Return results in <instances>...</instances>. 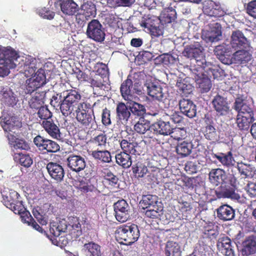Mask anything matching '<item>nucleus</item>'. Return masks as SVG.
Masks as SVG:
<instances>
[{
  "mask_svg": "<svg viewBox=\"0 0 256 256\" xmlns=\"http://www.w3.org/2000/svg\"><path fill=\"white\" fill-rule=\"evenodd\" d=\"M140 232L137 225L123 224L118 226L115 231V237L120 244L130 246L138 240Z\"/></svg>",
  "mask_w": 256,
  "mask_h": 256,
  "instance_id": "f257e3e1",
  "label": "nucleus"
},
{
  "mask_svg": "<svg viewBox=\"0 0 256 256\" xmlns=\"http://www.w3.org/2000/svg\"><path fill=\"white\" fill-rule=\"evenodd\" d=\"M18 58V54L12 48H0V77L8 76L10 70L16 67L15 62Z\"/></svg>",
  "mask_w": 256,
  "mask_h": 256,
  "instance_id": "f03ea898",
  "label": "nucleus"
},
{
  "mask_svg": "<svg viewBox=\"0 0 256 256\" xmlns=\"http://www.w3.org/2000/svg\"><path fill=\"white\" fill-rule=\"evenodd\" d=\"M81 98V94L78 91L72 89L66 90L60 106L62 115L68 116L72 114H74V111L80 103L79 101Z\"/></svg>",
  "mask_w": 256,
  "mask_h": 256,
  "instance_id": "7ed1b4c3",
  "label": "nucleus"
},
{
  "mask_svg": "<svg viewBox=\"0 0 256 256\" xmlns=\"http://www.w3.org/2000/svg\"><path fill=\"white\" fill-rule=\"evenodd\" d=\"M204 48L198 42L186 46L182 52L184 56L194 59L198 68L204 70L206 66V60L203 53Z\"/></svg>",
  "mask_w": 256,
  "mask_h": 256,
  "instance_id": "20e7f679",
  "label": "nucleus"
},
{
  "mask_svg": "<svg viewBox=\"0 0 256 256\" xmlns=\"http://www.w3.org/2000/svg\"><path fill=\"white\" fill-rule=\"evenodd\" d=\"M210 182L215 186L220 184H231L234 185L236 182V176L234 174H226V172L220 168L212 169L208 174Z\"/></svg>",
  "mask_w": 256,
  "mask_h": 256,
  "instance_id": "39448f33",
  "label": "nucleus"
},
{
  "mask_svg": "<svg viewBox=\"0 0 256 256\" xmlns=\"http://www.w3.org/2000/svg\"><path fill=\"white\" fill-rule=\"evenodd\" d=\"M92 105L87 102H83L78 104L74 112L76 113V118L82 126L87 127L89 126L94 119V112H89Z\"/></svg>",
  "mask_w": 256,
  "mask_h": 256,
  "instance_id": "423d86ee",
  "label": "nucleus"
},
{
  "mask_svg": "<svg viewBox=\"0 0 256 256\" xmlns=\"http://www.w3.org/2000/svg\"><path fill=\"white\" fill-rule=\"evenodd\" d=\"M0 124L5 132H10L13 130H18L22 127L20 118L14 114L8 113L4 110L0 117Z\"/></svg>",
  "mask_w": 256,
  "mask_h": 256,
  "instance_id": "0eeeda50",
  "label": "nucleus"
},
{
  "mask_svg": "<svg viewBox=\"0 0 256 256\" xmlns=\"http://www.w3.org/2000/svg\"><path fill=\"white\" fill-rule=\"evenodd\" d=\"M151 128L155 134L162 136L170 135L174 130V126L170 122L168 115L166 113L151 126Z\"/></svg>",
  "mask_w": 256,
  "mask_h": 256,
  "instance_id": "6e6552de",
  "label": "nucleus"
},
{
  "mask_svg": "<svg viewBox=\"0 0 256 256\" xmlns=\"http://www.w3.org/2000/svg\"><path fill=\"white\" fill-rule=\"evenodd\" d=\"M86 34L88 38L100 42L104 41L106 36L104 28L100 22L95 19L88 24Z\"/></svg>",
  "mask_w": 256,
  "mask_h": 256,
  "instance_id": "1a4fd4ad",
  "label": "nucleus"
},
{
  "mask_svg": "<svg viewBox=\"0 0 256 256\" xmlns=\"http://www.w3.org/2000/svg\"><path fill=\"white\" fill-rule=\"evenodd\" d=\"M34 142L40 150L44 152L54 153L60 150V146L56 142L40 135L34 138Z\"/></svg>",
  "mask_w": 256,
  "mask_h": 256,
  "instance_id": "9d476101",
  "label": "nucleus"
},
{
  "mask_svg": "<svg viewBox=\"0 0 256 256\" xmlns=\"http://www.w3.org/2000/svg\"><path fill=\"white\" fill-rule=\"evenodd\" d=\"M115 217L120 222H126L130 216V208L124 199L118 200L114 205Z\"/></svg>",
  "mask_w": 256,
  "mask_h": 256,
  "instance_id": "9b49d317",
  "label": "nucleus"
},
{
  "mask_svg": "<svg viewBox=\"0 0 256 256\" xmlns=\"http://www.w3.org/2000/svg\"><path fill=\"white\" fill-rule=\"evenodd\" d=\"M222 26L218 22L208 24L206 30L202 33V36L207 42H214L219 40L218 37L222 36Z\"/></svg>",
  "mask_w": 256,
  "mask_h": 256,
  "instance_id": "f8f14e48",
  "label": "nucleus"
},
{
  "mask_svg": "<svg viewBox=\"0 0 256 256\" xmlns=\"http://www.w3.org/2000/svg\"><path fill=\"white\" fill-rule=\"evenodd\" d=\"M237 178L236 177V182L234 185L231 184H222L220 190L216 191V195L218 198H228L234 200H239L240 196L236 192V188Z\"/></svg>",
  "mask_w": 256,
  "mask_h": 256,
  "instance_id": "ddd939ff",
  "label": "nucleus"
},
{
  "mask_svg": "<svg viewBox=\"0 0 256 256\" xmlns=\"http://www.w3.org/2000/svg\"><path fill=\"white\" fill-rule=\"evenodd\" d=\"M68 167L72 172L78 173L86 167V161L80 155L70 154L66 158Z\"/></svg>",
  "mask_w": 256,
  "mask_h": 256,
  "instance_id": "4468645a",
  "label": "nucleus"
},
{
  "mask_svg": "<svg viewBox=\"0 0 256 256\" xmlns=\"http://www.w3.org/2000/svg\"><path fill=\"white\" fill-rule=\"evenodd\" d=\"M234 108L238 111V116L248 118L252 122L254 121V112L252 108L242 99L238 98L236 100Z\"/></svg>",
  "mask_w": 256,
  "mask_h": 256,
  "instance_id": "2eb2a0df",
  "label": "nucleus"
},
{
  "mask_svg": "<svg viewBox=\"0 0 256 256\" xmlns=\"http://www.w3.org/2000/svg\"><path fill=\"white\" fill-rule=\"evenodd\" d=\"M204 122L206 126L204 132L205 138L211 141L212 142H215L218 140L220 136L218 132L216 130L214 127L215 123L212 117L208 116H205Z\"/></svg>",
  "mask_w": 256,
  "mask_h": 256,
  "instance_id": "dca6fc26",
  "label": "nucleus"
},
{
  "mask_svg": "<svg viewBox=\"0 0 256 256\" xmlns=\"http://www.w3.org/2000/svg\"><path fill=\"white\" fill-rule=\"evenodd\" d=\"M216 246L219 252L225 256H235L234 247L228 236L222 235L220 236L217 241Z\"/></svg>",
  "mask_w": 256,
  "mask_h": 256,
  "instance_id": "f3484780",
  "label": "nucleus"
},
{
  "mask_svg": "<svg viewBox=\"0 0 256 256\" xmlns=\"http://www.w3.org/2000/svg\"><path fill=\"white\" fill-rule=\"evenodd\" d=\"M230 44L232 49L236 50L246 48L248 46V42L242 32L236 30L232 32Z\"/></svg>",
  "mask_w": 256,
  "mask_h": 256,
  "instance_id": "a211bd4d",
  "label": "nucleus"
},
{
  "mask_svg": "<svg viewBox=\"0 0 256 256\" xmlns=\"http://www.w3.org/2000/svg\"><path fill=\"white\" fill-rule=\"evenodd\" d=\"M212 104L218 115L225 116L229 112L230 106L226 99L219 94L214 97Z\"/></svg>",
  "mask_w": 256,
  "mask_h": 256,
  "instance_id": "6ab92c4d",
  "label": "nucleus"
},
{
  "mask_svg": "<svg viewBox=\"0 0 256 256\" xmlns=\"http://www.w3.org/2000/svg\"><path fill=\"white\" fill-rule=\"evenodd\" d=\"M46 168L52 178L57 182H60L63 180L65 173L60 164L56 162H50L46 164Z\"/></svg>",
  "mask_w": 256,
  "mask_h": 256,
  "instance_id": "aec40b11",
  "label": "nucleus"
},
{
  "mask_svg": "<svg viewBox=\"0 0 256 256\" xmlns=\"http://www.w3.org/2000/svg\"><path fill=\"white\" fill-rule=\"evenodd\" d=\"M180 112L189 118H193L196 114V107L193 102L189 99L182 98L179 101Z\"/></svg>",
  "mask_w": 256,
  "mask_h": 256,
  "instance_id": "412c9836",
  "label": "nucleus"
},
{
  "mask_svg": "<svg viewBox=\"0 0 256 256\" xmlns=\"http://www.w3.org/2000/svg\"><path fill=\"white\" fill-rule=\"evenodd\" d=\"M146 91L153 100L164 102L167 100V96L162 92V88L160 86L155 85L153 83L148 84Z\"/></svg>",
  "mask_w": 256,
  "mask_h": 256,
  "instance_id": "4be33fe9",
  "label": "nucleus"
},
{
  "mask_svg": "<svg viewBox=\"0 0 256 256\" xmlns=\"http://www.w3.org/2000/svg\"><path fill=\"white\" fill-rule=\"evenodd\" d=\"M80 232H76L72 233L70 232L67 234L66 232H64V234H62L58 236L56 238L52 239V240L54 244L60 247L65 246L70 242L76 240L78 238Z\"/></svg>",
  "mask_w": 256,
  "mask_h": 256,
  "instance_id": "5701e85b",
  "label": "nucleus"
},
{
  "mask_svg": "<svg viewBox=\"0 0 256 256\" xmlns=\"http://www.w3.org/2000/svg\"><path fill=\"white\" fill-rule=\"evenodd\" d=\"M116 114L118 122L124 126L127 124L130 116V112L124 102H120L117 104Z\"/></svg>",
  "mask_w": 256,
  "mask_h": 256,
  "instance_id": "b1692460",
  "label": "nucleus"
},
{
  "mask_svg": "<svg viewBox=\"0 0 256 256\" xmlns=\"http://www.w3.org/2000/svg\"><path fill=\"white\" fill-rule=\"evenodd\" d=\"M242 248L240 250L242 256H248L256 252V236H248L242 243Z\"/></svg>",
  "mask_w": 256,
  "mask_h": 256,
  "instance_id": "393cba45",
  "label": "nucleus"
},
{
  "mask_svg": "<svg viewBox=\"0 0 256 256\" xmlns=\"http://www.w3.org/2000/svg\"><path fill=\"white\" fill-rule=\"evenodd\" d=\"M42 126L51 137L59 140L62 139L60 130L52 119L43 120Z\"/></svg>",
  "mask_w": 256,
  "mask_h": 256,
  "instance_id": "a878e982",
  "label": "nucleus"
},
{
  "mask_svg": "<svg viewBox=\"0 0 256 256\" xmlns=\"http://www.w3.org/2000/svg\"><path fill=\"white\" fill-rule=\"evenodd\" d=\"M218 218L223 220H232L235 216V211L232 207L228 204H224L216 209Z\"/></svg>",
  "mask_w": 256,
  "mask_h": 256,
  "instance_id": "bb28decb",
  "label": "nucleus"
},
{
  "mask_svg": "<svg viewBox=\"0 0 256 256\" xmlns=\"http://www.w3.org/2000/svg\"><path fill=\"white\" fill-rule=\"evenodd\" d=\"M62 12L65 14L73 16L78 10V5L73 0H60Z\"/></svg>",
  "mask_w": 256,
  "mask_h": 256,
  "instance_id": "cd10ccee",
  "label": "nucleus"
},
{
  "mask_svg": "<svg viewBox=\"0 0 256 256\" xmlns=\"http://www.w3.org/2000/svg\"><path fill=\"white\" fill-rule=\"evenodd\" d=\"M133 82L131 79L128 78L121 84L120 91L122 97L126 100H132L133 98L134 90H132Z\"/></svg>",
  "mask_w": 256,
  "mask_h": 256,
  "instance_id": "c85d7f7f",
  "label": "nucleus"
},
{
  "mask_svg": "<svg viewBox=\"0 0 256 256\" xmlns=\"http://www.w3.org/2000/svg\"><path fill=\"white\" fill-rule=\"evenodd\" d=\"M2 104L7 107L14 108L18 100L12 90H9L4 91L0 98Z\"/></svg>",
  "mask_w": 256,
  "mask_h": 256,
  "instance_id": "c756f323",
  "label": "nucleus"
},
{
  "mask_svg": "<svg viewBox=\"0 0 256 256\" xmlns=\"http://www.w3.org/2000/svg\"><path fill=\"white\" fill-rule=\"evenodd\" d=\"M234 63L238 64L246 65L252 59V54L246 50H236L232 58Z\"/></svg>",
  "mask_w": 256,
  "mask_h": 256,
  "instance_id": "7c9ffc66",
  "label": "nucleus"
},
{
  "mask_svg": "<svg viewBox=\"0 0 256 256\" xmlns=\"http://www.w3.org/2000/svg\"><path fill=\"white\" fill-rule=\"evenodd\" d=\"M46 93L44 92H36L28 100L30 107L32 109L38 110L44 104V99Z\"/></svg>",
  "mask_w": 256,
  "mask_h": 256,
  "instance_id": "2f4dec72",
  "label": "nucleus"
},
{
  "mask_svg": "<svg viewBox=\"0 0 256 256\" xmlns=\"http://www.w3.org/2000/svg\"><path fill=\"white\" fill-rule=\"evenodd\" d=\"M193 145L191 142L182 141L178 144L176 151L180 158L188 156L192 152Z\"/></svg>",
  "mask_w": 256,
  "mask_h": 256,
  "instance_id": "473e14b6",
  "label": "nucleus"
},
{
  "mask_svg": "<svg viewBox=\"0 0 256 256\" xmlns=\"http://www.w3.org/2000/svg\"><path fill=\"white\" fill-rule=\"evenodd\" d=\"M232 47L231 46L226 44H222L216 46L214 52L215 54L218 57V58L224 64L227 63L226 60V56H230L232 53Z\"/></svg>",
  "mask_w": 256,
  "mask_h": 256,
  "instance_id": "72a5a7b5",
  "label": "nucleus"
},
{
  "mask_svg": "<svg viewBox=\"0 0 256 256\" xmlns=\"http://www.w3.org/2000/svg\"><path fill=\"white\" fill-rule=\"evenodd\" d=\"M116 163L124 168H129L132 164V158L126 152H121L115 156Z\"/></svg>",
  "mask_w": 256,
  "mask_h": 256,
  "instance_id": "f704fd0d",
  "label": "nucleus"
},
{
  "mask_svg": "<svg viewBox=\"0 0 256 256\" xmlns=\"http://www.w3.org/2000/svg\"><path fill=\"white\" fill-rule=\"evenodd\" d=\"M212 158H217L221 164L226 166L230 167L234 166V160L232 156V152L230 151L225 154L220 153V154H212Z\"/></svg>",
  "mask_w": 256,
  "mask_h": 256,
  "instance_id": "c9c22d12",
  "label": "nucleus"
},
{
  "mask_svg": "<svg viewBox=\"0 0 256 256\" xmlns=\"http://www.w3.org/2000/svg\"><path fill=\"white\" fill-rule=\"evenodd\" d=\"M209 240V238H203L198 240L192 252L194 256H206V253L208 250L209 248L207 241Z\"/></svg>",
  "mask_w": 256,
  "mask_h": 256,
  "instance_id": "e433bc0d",
  "label": "nucleus"
},
{
  "mask_svg": "<svg viewBox=\"0 0 256 256\" xmlns=\"http://www.w3.org/2000/svg\"><path fill=\"white\" fill-rule=\"evenodd\" d=\"M91 156L95 160L102 163H110L112 161L111 154L108 150H94L92 152Z\"/></svg>",
  "mask_w": 256,
  "mask_h": 256,
  "instance_id": "4c0bfd02",
  "label": "nucleus"
},
{
  "mask_svg": "<svg viewBox=\"0 0 256 256\" xmlns=\"http://www.w3.org/2000/svg\"><path fill=\"white\" fill-rule=\"evenodd\" d=\"M236 168L240 174L245 176L246 178H252L255 174V168L251 164L242 162H238Z\"/></svg>",
  "mask_w": 256,
  "mask_h": 256,
  "instance_id": "58836bf2",
  "label": "nucleus"
},
{
  "mask_svg": "<svg viewBox=\"0 0 256 256\" xmlns=\"http://www.w3.org/2000/svg\"><path fill=\"white\" fill-rule=\"evenodd\" d=\"M165 254L166 256H181L179 244L174 241H168L165 246Z\"/></svg>",
  "mask_w": 256,
  "mask_h": 256,
  "instance_id": "ea45409f",
  "label": "nucleus"
},
{
  "mask_svg": "<svg viewBox=\"0 0 256 256\" xmlns=\"http://www.w3.org/2000/svg\"><path fill=\"white\" fill-rule=\"evenodd\" d=\"M86 256H102L101 246L92 242L85 244L84 246Z\"/></svg>",
  "mask_w": 256,
  "mask_h": 256,
  "instance_id": "a19ab883",
  "label": "nucleus"
},
{
  "mask_svg": "<svg viewBox=\"0 0 256 256\" xmlns=\"http://www.w3.org/2000/svg\"><path fill=\"white\" fill-rule=\"evenodd\" d=\"M14 159L15 162L19 163L21 166L25 168H29L33 163V160L30 156L24 152H16L14 155Z\"/></svg>",
  "mask_w": 256,
  "mask_h": 256,
  "instance_id": "79ce46f5",
  "label": "nucleus"
},
{
  "mask_svg": "<svg viewBox=\"0 0 256 256\" xmlns=\"http://www.w3.org/2000/svg\"><path fill=\"white\" fill-rule=\"evenodd\" d=\"M160 20L164 24H169L174 21L176 18V10L172 8H164L160 15Z\"/></svg>",
  "mask_w": 256,
  "mask_h": 256,
  "instance_id": "37998d69",
  "label": "nucleus"
},
{
  "mask_svg": "<svg viewBox=\"0 0 256 256\" xmlns=\"http://www.w3.org/2000/svg\"><path fill=\"white\" fill-rule=\"evenodd\" d=\"M134 175L138 178H144L148 172L146 166L142 162L138 161L132 166Z\"/></svg>",
  "mask_w": 256,
  "mask_h": 256,
  "instance_id": "c03bdc74",
  "label": "nucleus"
},
{
  "mask_svg": "<svg viewBox=\"0 0 256 256\" xmlns=\"http://www.w3.org/2000/svg\"><path fill=\"white\" fill-rule=\"evenodd\" d=\"M20 196L16 191L10 192L8 195H2V202L6 208H12V204H15L20 200Z\"/></svg>",
  "mask_w": 256,
  "mask_h": 256,
  "instance_id": "a18cd8bd",
  "label": "nucleus"
},
{
  "mask_svg": "<svg viewBox=\"0 0 256 256\" xmlns=\"http://www.w3.org/2000/svg\"><path fill=\"white\" fill-rule=\"evenodd\" d=\"M120 146L123 150V152H126L127 154H136V147L138 144L130 140L123 139L120 142Z\"/></svg>",
  "mask_w": 256,
  "mask_h": 256,
  "instance_id": "49530a36",
  "label": "nucleus"
},
{
  "mask_svg": "<svg viewBox=\"0 0 256 256\" xmlns=\"http://www.w3.org/2000/svg\"><path fill=\"white\" fill-rule=\"evenodd\" d=\"M176 86L182 96H187L192 92L193 86L185 80H181L176 83Z\"/></svg>",
  "mask_w": 256,
  "mask_h": 256,
  "instance_id": "de8ad7c7",
  "label": "nucleus"
},
{
  "mask_svg": "<svg viewBox=\"0 0 256 256\" xmlns=\"http://www.w3.org/2000/svg\"><path fill=\"white\" fill-rule=\"evenodd\" d=\"M80 10L89 18L94 17L96 14V6L92 2H87L84 3L81 6Z\"/></svg>",
  "mask_w": 256,
  "mask_h": 256,
  "instance_id": "09e8293b",
  "label": "nucleus"
},
{
  "mask_svg": "<svg viewBox=\"0 0 256 256\" xmlns=\"http://www.w3.org/2000/svg\"><path fill=\"white\" fill-rule=\"evenodd\" d=\"M158 203V197L151 194L144 196L141 202V204L144 210L148 208H151L152 206H159Z\"/></svg>",
  "mask_w": 256,
  "mask_h": 256,
  "instance_id": "8fccbe9b",
  "label": "nucleus"
},
{
  "mask_svg": "<svg viewBox=\"0 0 256 256\" xmlns=\"http://www.w3.org/2000/svg\"><path fill=\"white\" fill-rule=\"evenodd\" d=\"M107 137L106 134H100L90 139V142L94 148H104L106 146Z\"/></svg>",
  "mask_w": 256,
  "mask_h": 256,
  "instance_id": "3c124183",
  "label": "nucleus"
},
{
  "mask_svg": "<svg viewBox=\"0 0 256 256\" xmlns=\"http://www.w3.org/2000/svg\"><path fill=\"white\" fill-rule=\"evenodd\" d=\"M150 128V122L144 118H140L134 126V130L140 134H144Z\"/></svg>",
  "mask_w": 256,
  "mask_h": 256,
  "instance_id": "603ef678",
  "label": "nucleus"
},
{
  "mask_svg": "<svg viewBox=\"0 0 256 256\" xmlns=\"http://www.w3.org/2000/svg\"><path fill=\"white\" fill-rule=\"evenodd\" d=\"M198 88L202 93L208 92L212 88L211 80L208 78L198 79L196 82Z\"/></svg>",
  "mask_w": 256,
  "mask_h": 256,
  "instance_id": "864d4df0",
  "label": "nucleus"
},
{
  "mask_svg": "<svg viewBox=\"0 0 256 256\" xmlns=\"http://www.w3.org/2000/svg\"><path fill=\"white\" fill-rule=\"evenodd\" d=\"M146 210L144 212L147 218H157L161 214L163 210V207L160 205L156 206H152V208H146Z\"/></svg>",
  "mask_w": 256,
  "mask_h": 256,
  "instance_id": "5fc2aeb1",
  "label": "nucleus"
},
{
  "mask_svg": "<svg viewBox=\"0 0 256 256\" xmlns=\"http://www.w3.org/2000/svg\"><path fill=\"white\" fill-rule=\"evenodd\" d=\"M156 22H157V21L154 19V17L152 15L144 14L142 17L140 24L142 28H146L148 30L150 28H152L154 24H156Z\"/></svg>",
  "mask_w": 256,
  "mask_h": 256,
  "instance_id": "6e6d98bb",
  "label": "nucleus"
},
{
  "mask_svg": "<svg viewBox=\"0 0 256 256\" xmlns=\"http://www.w3.org/2000/svg\"><path fill=\"white\" fill-rule=\"evenodd\" d=\"M104 180L106 184L110 186L117 188L118 186V178L110 171L105 173Z\"/></svg>",
  "mask_w": 256,
  "mask_h": 256,
  "instance_id": "4d7b16f0",
  "label": "nucleus"
},
{
  "mask_svg": "<svg viewBox=\"0 0 256 256\" xmlns=\"http://www.w3.org/2000/svg\"><path fill=\"white\" fill-rule=\"evenodd\" d=\"M254 122L250 120L248 118L241 117L237 115L236 123L238 127L240 130H247L249 129L250 124Z\"/></svg>",
  "mask_w": 256,
  "mask_h": 256,
  "instance_id": "13d9d810",
  "label": "nucleus"
},
{
  "mask_svg": "<svg viewBox=\"0 0 256 256\" xmlns=\"http://www.w3.org/2000/svg\"><path fill=\"white\" fill-rule=\"evenodd\" d=\"M208 76L214 79H220L223 76L224 70L216 66H212L206 70Z\"/></svg>",
  "mask_w": 256,
  "mask_h": 256,
  "instance_id": "bf43d9fd",
  "label": "nucleus"
},
{
  "mask_svg": "<svg viewBox=\"0 0 256 256\" xmlns=\"http://www.w3.org/2000/svg\"><path fill=\"white\" fill-rule=\"evenodd\" d=\"M43 86L42 83L32 77L26 80V88L28 93H32Z\"/></svg>",
  "mask_w": 256,
  "mask_h": 256,
  "instance_id": "052dcab7",
  "label": "nucleus"
},
{
  "mask_svg": "<svg viewBox=\"0 0 256 256\" xmlns=\"http://www.w3.org/2000/svg\"><path fill=\"white\" fill-rule=\"evenodd\" d=\"M178 203L180 204V210L182 212V215L186 216V219H188V216L191 213L192 210V206L190 202L184 201L182 200H180Z\"/></svg>",
  "mask_w": 256,
  "mask_h": 256,
  "instance_id": "680f3d73",
  "label": "nucleus"
},
{
  "mask_svg": "<svg viewBox=\"0 0 256 256\" xmlns=\"http://www.w3.org/2000/svg\"><path fill=\"white\" fill-rule=\"evenodd\" d=\"M96 68V74L98 76L101 78H105L107 76L108 74V68L106 64L102 62H98Z\"/></svg>",
  "mask_w": 256,
  "mask_h": 256,
  "instance_id": "e2e57ef3",
  "label": "nucleus"
},
{
  "mask_svg": "<svg viewBox=\"0 0 256 256\" xmlns=\"http://www.w3.org/2000/svg\"><path fill=\"white\" fill-rule=\"evenodd\" d=\"M132 112L137 116H142L146 113V108L144 106L134 102L130 108Z\"/></svg>",
  "mask_w": 256,
  "mask_h": 256,
  "instance_id": "0e129e2a",
  "label": "nucleus"
},
{
  "mask_svg": "<svg viewBox=\"0 0 256 256\" xmlns=\"http://www.w3.org/2000/svg\"><path fill=\"white\" fill-rule=\"evenodd\" d=\"M38 109V114L40 119L43 120L51 119L52 114L46 106H42Z\"/></svg>",
  "mask_w": 256,
  "mask_h": 256,
  "instance_id": "69168bd1",
  "label": "nucleus"
},
{
  "mask_svg": "<svg viewBox=\"0 0 256 256\" xmlns=\"http://www.w3.org/2000/svg\"><path fill=\"white\" fill-rule=\"evenodd\" d=\"M104 78H101L96 74L94 75L92 74L90 80L88 82V83H90L92 86L100 88H102L104 86Z\"/></svg>",
  "mask_w": 256,
  "mask_h": 256,
  "instance_id": "338daca9",
  "label": "nucleus"
},
{
  "mask_svg": "<svg viewBox=\"0 0 256 256\" xmlns=\"http://www.w3.org/2000/svg\"><path fill=\"white\" fill-rule=\"evenodd\" d=\"M246 12L250 16L256 18V0H252L244 5Z\"/></svg>",
  "mask_w": 256,
  "mask_h": 256,
  "instance_id": "774afa93",
  "label": "nucleus"
}]
</instances>
